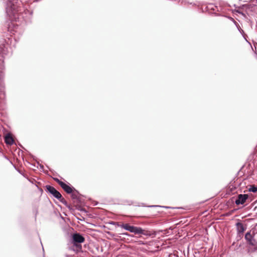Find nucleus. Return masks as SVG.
Masks as SVG:
<instances>
[{"mask_svg":"<svg viewBox=\"0 0 257 257\" xmlns=\"http://www.w3.org/2000/svg\"><path fill=\"white\" fill-rule=\"evenodd\" d=\"M127 231H129L130 232L132 233H134L135 234H141L145 235H150V233L148 231L142 229L141 227H139L132 225L130 226Z\"/></svg>","mask_w":257,"mask_h":257,"instance_id":"nucleus-3","label":"nucleus"},{"mask_svg":"<svg viewBox=\"0 0 257 257\" xmlns=\"http://www.w3.org/2000/svg\"><path fill=\"white\" fill-rule=\"evenodd\" d=\"M248 190L250 192L255 193L257 191V188L254 186H251L249 188Z\"/></svg>","mask_w":257,"mask_h":257,"instance_id":"nucleus-11","label":"nucleus"},{"mask_svg":"<svg viewBox=\"0 0 257 257\" xmlns=\"http://www.w3.org/2000/svg\"><path fill=\"white\" fill-rule=\"evenodd\" d=\"M73 243L77 247L81 248V245L77 244V243H82L84 241V238L79 233H74L72 236Z\"/></svg>","mask_w":257,"mask_h":257,"instance_id":"nucleus-5","label":"nucleus"},{"mask_svg":"<svg viewBox=\"0 0 257 257\" xmlns=\"http://www.w3.org/2000/svg\"><path fill=\"white\" fill-rule=\"evenodd\" d=\"M118 226L121 228L125 229L126 230H128L131 225L128 223H122L121 224L118 225Z\"/></svg>","mask_w":257,"mask_h":257,"instance_id":"nucleus-10","label":"nucleus"},{"mask_svg":"<svg viewBox=\"0 0 257 257\" xmlns=\"http://www.w3.org/2000/svg\"><path fill=\"white\" fill-rule=\"evenodd\" d=\"M3 74L2 73H1V74H0V80H1L2 78H3Z\"/></svg>","mask_w":257,"mask_h":257,"instance_id":"nucleus-13","label":"nucleus"},{"mask_svg":"<svg viewBox=\"0 0 257 257\" xmlns=\"http://www.w3.org/2000/svg\"><path fill=\"white\" fill-rule=\"evenodd\" d=\"M47 190L48 191L51 193L53 196L59 199L62 203H65L66 201L65 199L62 197L61 194L57 191L56 189L50 185H48L46 186Z\"/></svg>","mask_w":257,"mask_h":257,"instance_id":"nucleus-2","label":"nucleus"},{"mask_svg":"<svg viewBox=\"0 0 257 257\" xmlns=\"http://www.w3.org/2000/svg\"><path fill=\"white\" fill-rule=\"evenodd\" d=\"M236 225L237 232L239 233H242L246 229V227H245L243 224L240 222H237L236 224Z\"/></svg>","mask_w":257,"mask_h":257,"instance_id":"nucleus-8","label":"nucleus"},{"mask_svg":"<svg viewBox=\"0 0 257 257\" xmlns=\"http://www.w3.org/2000/svg\"><path fill=\"white\" fill-rule=\"evenodd\" d=\"M17 0H9L7 4L6 12L10 17H15V14L19 11Z\"/></svg>","mask_w":257,"mask_h":257,"instance_id":"nucleus-1","label":"nucleus"},{"mask_svg":"<svg viewBox=\"0 0 257 257\" xmlns=\"http://www.w3.org/2000/svg\"><path fill=\"white\" fill-rule=\"evenodd\" d=\"M60 186L62 187V188L67 193L70 194L72 193V188L65 184V183H61Z\"/></svg>","mask_w":257,"mask_h":257,"instance_id":"nucleus-7","label":"nucleus"},{"mask_svg":"<svg viewBox=\"0 0 257 257\" xmlns=\"http://www.w3.org/2000/svg\"><path fill=\"white\" fill-rule=\"evenodd\" d=\"M5 142L8 145H12L14 142L12 137L10 134H7L5 138Z\"/></svg>","mask_w":257,"mask_h":257,"instance_id":"nucleus-9","label":"nucleus"},{"mask_svg":"<svg viewBox=\"0 0 257 257\" xmlns=\"http://www.w3.org/2000/svg\"><path fill=\"white\" fill-rule=\"evenodd\" d=\"M54 180L59 184V185L60 186V184L61 183H63L64 182L60 181V180H59L57 178H55L54 179Z\"/></svg>","mask_w":257,"mask_h":257,"instance_id":"nucleus-12","label":"nucleus"},{"mask_svg":"<svg viewBox=\"0 0 257 257\" xmlns=\"http://www.w3.org/2000/svg\"><path fill=\"white\" fill-rule=\"evenodd\" d=\"M245 239L250 245L253 246L255 249L257 248V242L254 239L253 235L251 234L250 231L245 234Z\"/></svg>","mask_w":257,"mask_h":257,"instance_id":"nucleus-4","label":"nucleus"},{"mask_svg":"<svg viewBox=\"0 0 257 257\" xmlns=\"http://www.w3.org/2000/svg\"><path fill=\"white\" fill-rule=\"evenodd\" d=\"M248 198V195L247 194H239L237 198L236 199L235 202L236 205L243 204L245 202L246 200Z\"/></svg>","mask_w":257,"mask_h":257,"instance_id":"nucleus-6","label":"nucleus"},{"mask_svg":"<svg viewBox=\"0 0 257 257\" xmlns=\"http://www.w3.org/2000/svg\"><path fill=\"white\" fill-rule=\"evenodd\" d=\"M256 225H257V224H256Z\"/></svg>","mask_w":257,"mask_h":257,"instance_id":"nucleus-14","label":"nucleus"}]
</instances>
